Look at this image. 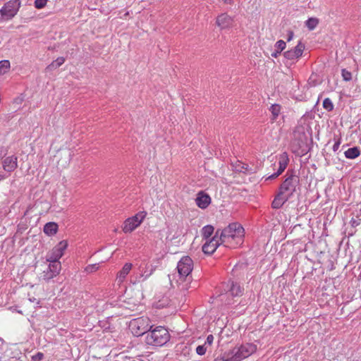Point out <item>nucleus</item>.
I'll list each match as a JSON object with an SVG mask.
<instances>
[{
  "label": "nucleus",
  "mask_w": 361,
  "mask_h": 361,
  "mask_svg": "<svg viewBox=\"0 0 361 361\" xmlns=\"http://www.w3.org/2000/svg\"><path fill=\"white\" fill-rule=\"evenodd\" d=\"M244 228L238 223L230 224L223 230L220 229L219 238L226 247H234L243 242Z\"/></svg>",
  "instance_id": "nucleus-1"
},
{
  "label": "nucleus",
  "mask_w": 361,
  "mask_h": 361,
  "mask_svg": "<svg viewBox=\"0 0 361 361\" xmlns=\"http://www.w3.org/2000/svg\"><path fill=\"white\" fill-rule=\"evenodd\" d=\"M168 330L161 326L149 329L145 336V343L153 346H163L170 340Z\"/></svg>",
  "instance_id": "nucleus-2"
},
{
  "label": "nucleus",
  "mask_w": 361,
  "mask_h": 361,
  "mask_svg": "<svg viewBox=\"0 0 361 361\" xmlns=\"http://www.w3.org/2000/svg\"><path fill=\"white\" fill-rule=\"evenodd\" d=\"M129 328L132 334L135 336L147 335L149 329L152 328L150 319L147 317H140L130 321Z\"/></svg>",
  "instance_id": "nucleus-3"
},
{
  "label": "nucleus",
  "mask_w": 361,
  "mask_h": 361,
  "mask_svg": "<svg viewBox=\"0 0 361 361\" xmlns=\"http://www.w3.org/2000/svg\"><path fill=\"white\" fill-rule=\"evenodd\" d=\"M286 176L287 177L279 187V192L290 199L296 191V188L299 185L300 178L293 172L290 173V171L287 172Z\"/></svg>",
  "instance_id": "nucleus-4"
},
{
  "label": "nucleus",
  "mask_w": 361,
  "mask_h": 361,
  "mask_svg": "<svg viewBox=\"0 0 361 361\" xmlns=\"http://www.w3.org/2000/svg\"><path fill=\"white\" fill-rule=\"evenodd\" d=\"M193 261L189 256H184L179 260L177 264L179 276L178 282L179 283L185 281H190V274L193 269Z\"/></svg>",
  "instance_id": "nucleus-5"
},
{
  "label": "nucleus",
  "mask_w": 361,
  "mask_h": 361,
  "mask_svg": "<svg viewBox=\"0 0 361 361\" xmlns=\"http://www.w3.org/2000/svg\"><path fill=\"white\" fill-rule=\"evenodd\" d=\"M20 6V0H9L5 3L0 9V20H11L17 14Z\"/></svg>",
  "instance_id": "nucleus-6"
},
{
  "label": "nucleus",
  "mask_w": 361,
  "mask_h": 361,
  "mask_svg": "<svg viewBox=\"0 0 361 361\" xmlns=\"http://www.w3.org/2000/svg\"><path fill=\"white\" fill-rule=\"evenodd\" d=\"M256 350L257 345L253 343H246L245 344H242L233 350V356L231 360L233 361H240L252 355Z\"/></svg>",
  "instance_id": "nucleus-7"
},
{
  "label": "nucleus",
  "mask_w": 361,
  "mask_h": 361,
  "mask_svg": "<svg viewBox=\"0 0 361 361\" xmlns=\"http://www.w3.org/2000/svg\"><path fill=\"white\" fill-rule=\"evenodd\" d=\"M147 212L145 211L137 213L135 216L128 218L123 223V231L130 233L137 228L145 219Z\"/></svg>",
  "instance_id": "nucleus-8"
},
{
  "label": "nucleus",
  "mask_w": 361,
  "mask_h": 361,
  "mask_svg": "<svg viewBox=\"0 0 361 361\" xmlns=\"http://www.w3.org/2000/svg\"><path fill=\"white\" fill-rule=\"evenodd\" d=\"M68 243L66 240L59 242L46 256V259L53 264L61 263L59 259L63 255L67 248Z\"/></svg>",
  "instance_id": "nucleus-9"
},
{
  "label": "nucleus",
  "mask_w": 361,
  "mask_h": 361,
  "mask_svg": "<svg viewBox=\"0 0 361 361\" xmlns=\"http://www.w3.org/2000/svg\"><path fill=\"white\" fill-rule=\"evenodd\" d=\"M224 292L219 295L221 300H223L224 295H229L232 297H238L243 295V288L235 281L229 280L224 284Z\"/></svg>",
  "instance_id": "nucleus-10"
},
{
  "label": "nucleus",
  "mask_w": 361,
  "mask_h": 361,
  "mask_svg": "<svg viewBox=\"0 0 361 361\" xmlns=\"http://www.w3.org/2000/svg\"><path fill=\"white\" fill-rule=\"evenodd\" d=\"M220 229H217L214 236L210 239H207V241L202 246V251L204 254L212 255L213 254L216 248L221 245V240L219 238Z\"/></svg>",
  "instance_id": "nucleus-11"
},
{
  "label": "nucleus",
  "mask_w": 361,
  "mask_h": 361,
  "mask_svg": "<svg viewBox=\"0 0 361 361\" xmlns=\"http://www.w3.org/2000/svg\"><path fill=\"white\" fill-rule=\"evenodd\" d=\"M139 272L135 276L134 283H140L147 280L154 271L155 267L152 264H142L138 268Z\"/></svg>",
  "instance_id": "nucleus-12"
},
{
  "label": "nucleus",
  "mask_w": 361,
  "mask_h": 361,
  "mask_svg": "<svg viewBox=\"0 0 361 361\" xmlns=\"http://www.w3.org/2000/svg\"><path fill=\"white\" fill-rule=\"evenodd\" d=\"M61 269V263L53 264L49 262L46 270L43 271L42 278L47 282L56 277L59 274Z\"/></svg>",
  "instance_id": "nucleus-13"
},
{
  "label": "nucleus",
  "mask_w": 361,
  "mask_h": 361,
  "mask_svg": "<svg viewBox=\"0 0 361 361\" xmlns=\"http://www.w3.org/2000/svg\"><path fill=\"white\" fill-rule=\"evenodd\" d=\"M289 163V157L287 152H283L279 157V168L277 171L269 176L266 180H274L279 177L286 169Z\"/></svg>",
  "instance_id": "nucleus-14"
},
{
  "label": "nucleus",
  "mask_w": 361,
  "mask_h": 361,
  "mask_svg": "<svg viewBox=\"0 0 361 361\" xmlns=\"http://www.w3.org/2000/svg\"><path fill=\"white\" fill-rule=\"evenodd\" d=\"M304 49L305 45L301 42H299L297 46L293 49L285 51L283 55L288 60H295L302 55Z\"/></svg>",
  "instance_id": "nucleus-15"
},
{
  "label": "nucleus",
  "mask_w": 361,
  "mask_h": 361,
  "mask_svg": "<svg viewBox=\"0 0 361 361\" xmlns=\"http://www.w3.org/2000/svg\"><path fill=\"white\" fill-rule=\"evenodd\" d=\"M2 164L4 170L11 173L18 167V158L15 155L7 157L4 159Z\"/></svg>",
  "instance_id": "nucleus-16"
},
{
  "label": "nucleus",
  "mask_w": 361,
  "mask_h": 361,
  "mask_svg": "<svg viewBox=\"0 0 361 361\" xmlns=\"http://www.w3.org/2000/svg\"><path fill=\"white\" fill-rule=\"evenodd\" d=\"M233 23V18L227 13H221L216 18V24L221 30L231 27Z\"/></svg>",
  "instance_id": "nucleus-17"
},
{
  "label": "nucleus",
  "mask_w": 361,
  "mask_h": 361,
  "mask_svg": "<svg viewBox=\"0 0 361 361\" xmlns=\"http://www.w3.org/2000/svg\"><path fill=\"white\" fill-rule=\"evenodd\" d=\"M196 204L201 209H206L211 203V197L209 195L200 191L195 199Z\"/></svg>",
  "instance_id": "nucleus-18"
},
{
  "label": "nucleus",
  "mask_w": 361,
  "mask_h": 361,
  "mask_svg": "<svg viewBox=\"0 0 361 361\" xmlns=\"http://www.w3.org/2000/svg\"><path fill=\"white\" fill-rule=\"evenodd\" d=\"M289 199L279 191L271 203L274 209L281 208Z\"/></svg>",
  "instance_id": "nucleus-19"
},
{
  "label": "nucleus",
  "mask_w": 361,
  "mask_h": 361,
  "mask_svg": "<svg viewBox=\"0 0 361 361\" xmlns=\"http://www.w3.org/2000/svg\"><path fill=\"white\" fill-rule=\"evenodd\" d=\"M132 264L131 263H126L122 269L117 274V279L119 282H123L127 275L129 274L132 269Z\"/></svg>",
  "instance_id": "nucleus-20"
},
{
  "label": "nucleus",
  "mask_w": 361,
  "mask_h": 361,
  "mask_svg": "<svg viewBox=\"0 0 361 361\" xmlns=\"http://www.w3.org/2000/svg\"><path fill=\"white\" fill-rule=\"evenodd\" d=\"M58 224L55 222L47 223L43 228L44 233L48 235H53L57 233Z\"/></svg>",
  "instance_id": "nucleus-21"
},
{
  "label": "nucleus",
  "mask_w": 361,
  "mask_h": 361,
  "mask_svg": "<svg viewBox=\"0 0 361 361\" xmlns=\"http://www.w3.org/2000/svg\"><path fill=\"white\" fill-rule=\"evenodd\" d=\"M345 157L349 159H354L360 155V149L357 147L348 148L344 152Z\"/></svg>",
  "instance_id": "nucleus-22"
},
{
  "label": "nucleus",
  "mask_w": 361,
  "mask_h": 361,
  "mask_svg": "<svg viewBox=\"0 0 361 361\" xmlns=\"http://www.w3.org/2000/svg\"><path fill=\"white\" fill-rule=\"evenodd\" d=\"M214 231V228L212 225L204 226L202 228V235L203 238H204L206 240L210 239V237L213 234Z\"/></svg>",
  "instance_id": "nucleus-23"
},
{
  "label": "nucleus",
  "mask_w": 361,
  "mask_h": 361,
  "mask_svg": "<svg viewBox=\"0 0 361 361\" xmlns=\"http://www.w3.org/2000/svg\"><path fill=\"white\" fill-rule=\"evenodd\" d=\"M233 170L237 172L245 173L248 169V165L238 161L233 165Z\"/></svg>",
  "instance_id": "nucleus-24"
},
{
  "label": "nucleus",
  "mask_w": 361,
  "mask_h": 361,
  "mask_svg": "<svg viewBox=\"0 0 361 361\" xmlns=\"http://www.w3.org/2000/svg\"><path fill=\"white\" fill-rule=\"evenodd\" d=\"M269 110H270V111L271 112V114H272L271 121H276V119L277 118V117L279 116V114L281 112V106L277 104H272L270 106Z\"/></svg>",
  "instance_id": "nucleus-25"
},
{
  "label": "nucleus",
  "mask_w": 361,
  "mask_h": 361,
  "mask_svg": "<svg viewBox=\"0 0 361 361\" xmlns=\"http://www.w3.org/2000/svg\"><path fill=\"white\" fill-rule=\"evenodd\" d=\"M64 62L65 59L63 57H58L55 61L49 65L48 68L50 70L56 69L60 67Z\"/></svg>",
  "instance_id": "nucleus-26"
},
{
  "label": "nucleus",
  "mask_w": 361,
  "mask_h": 361,
  "mask_svg": "<svg viewBox=\"0 0 361 361\" xmlns=\"http://www.w3.org/2000/svg\"><path fill=\"white\" fill-rule=\"evenodd\" d=\"M319 20L316 18H310L306 22L305 25L310 30H313L318 25Z\"/></svg>",
  "instance_id": "nucleus-27"
},
{
  "label": "nucleus",
  "mask_w": 361,
  "mask_h": 361,
  "mask_svg": "<svg viewBox=\"0 0 361 361\" xmlns=\"http://www.w3.org/2000/svg\"><path fill=\"white\" fill-rule=\"evenodd\" d=\"M10 68V62L8 60H2L0 61V75L4 74Z\"/></svg>",
  "instance_id": "nucleus-28"
},
{
  "label": "nucleus",
  "mask_w": 361,
  "mask_h": 361,
  "mask_svg": "<svg viewBox=\"0 0 361 361\" xmlns=\"http://www.w3.org/2000/svg\"><path fill=\"white\" fill-rule=\"evenodd\" d=\"M341 75L344 81H350L352 80V73L345 68L341 70Z\"/></svg>",
  "instance_id": "nucleus-29"
},
{
  "label": "nucleus",
  "mask_w": 361,
  "mask_h": 361,
  "mask_svg": "<svg viewBox=\"0 0 361 361\" xmlns=\"http://www.w3.org/2000/svg\"><path fill=\"white\" fill-rule=\"evenodd\" d=\"M323 107L329 111H331L334 109V104L329 98L324 99L323 102Z\"/></svg>",
  "instance_id": "nucleus-30"
},
{
  "label": "nucleus",
  "mask_w": 361,
  "mask_h": 361,
  "mask_svg": "<svg viewBox=\"0 0 361 361\" xmlns=\"http://www.w3.org/2000/svg\"><path fill=\"white\" fill-rule=\"evenodd\" d=\"M286 42L283 40H279L275 44L276 49L278 50V53H281L286 48Z\"/></svg>",
  "instance_id": "nucleus-31"
},
{
  "label": "nucleus",
  "mask_w": 361,
  "mask_h": 361,
  "mask_svg": "<svg viewBox=\"0 0 361 361\" xmlns=\"http://www.w3.org/2000/svg\"><path fill=\"white\" fill-rule=\"evenodd\" d=\"M98 269H99V264H93L87 265L85 267V271L87 273H92V272L96 271Z\"/></svg>",
  "instance_id": "nucleus-32"
},
{
  "label": "nucleus",
  "mask_w": 361,
  "mask_h": 361,
  "mask_svg": "<svg viewBox=\"0 0 361 361\" xmlns=\"http://www.w3.org/2000/svg\"><path fill=\"white\" fill-rule=\"evenodd\" d=\"M47 1L48 0H35V7L37 9H42L46 6Z\"/></svg>",
  "instance_id": "nucleus-33"
},
{
  "label": "nucleus",
  "mask_w": 361,
  "mask_h": 361,
  "mask_svg": "<svg viewBox=\"0 0 361 361\" xmlns=\"http://www.w3.org/2000/svg\"><path fill=\"white\" fill-rule=\"evenodd\" d=\"M207 352V346L205 345H200L196 348V353L199 355H204Z\"/></svg>",
  "instance_id": "nucleus-34"
},
{
  "label": "nucleus",
  "mask_w": 361,
  "mask_h": 361,
  "mask_svg": "<svg viewBox=\"0 0 361 361\" xmlns=\"http://www.w3.org/2000/svg\"><path fill=\"white\" fill-rule=\"evenodd\" d=\"M44 358V354L41 352H38L35 355L32 356V361H41Z\"/></svg>",
  "instance_id": "nucleus-35"
},
{
  "label": "nucleus",
  "mask_w": 361,
  "mask_h": 361,
  "mask_svg": "<svg viewBox=\"0 0 361 361\" xmlns=\"http://www.w3.org/2000/svg\"><path fill=\"white\" fill-rule=\"evenodd\" d=\"M213 341H214V336L212 334H209L207 336L204 345H205L206 346L211 345L213 343Z\"/></svg>",
  "instance_id": "nucleus-36"
},
{
  "label": "nucleus",
  "mask_w": 361,
  "mask_h": 361,
  "mask_svg": "<svg viewBox=\"0 0 361 361\" xmlns=\"http://www.w3.org/2000/svg\"><path fill=\"white\" fill-rule=\"evenodd\" d=\"M350 225L353 227H357L361 224V219H352L350 221Z\"/></svg>",
  "instance_id": "nucleus-37"
},
{
  "label": "nucleus",
  "mask_w": 361,
  "mask_h": 361,
  "mask_svg": "<svg viewBox=\"0 0 361 361\" xmlns=\"http://www.w3.org/2000/svg\"><path fill=\"white\" fill-rule=\"evenodd\" d=\"M300 142L298 145L300 147H301L306 142V136L304 133L300 135Z\"/></svg>",
  "instance_id": "nucleus-38"
},
{
  "label": "nucleus",
  "mask_w": 361,
  "mask_h": 361,
  "mask_svg": "<svg viewBox=\"0 0 361 361\" xmlns=\"http://www.w3.org/2000/svg\"><path fill=\"white\" fill-rule=\"evenodd\" d=\"M6 153H7L6 149L3 146H0V159H2L4 157H5Z\"/></svg>",
  "instance_id": "nucleus-39"
},
{
  "label": "nucleus",
  "mask_w": 361,
  "mask_h": 361,
  "mask_svg": "<svg viewBox=\"0 0 361 361\" xmlns=\"http://www.w3.org/2000/svg\"><path fill=\"white\" fill-rule=\"evenodd\" d=\"M340 144L341 142L339 141H337L334 143L332 147L334 152H336L339 149Z\"/></svg>",
  "instance_id": "nucleus-40"
},
{
  "label": "nucleus",
  "mask_w": 361,
  "mask_h": 361,
  "mask_svg": "<svg viewBox=\"0 0 361 361\" xmlns=\"http://www.w3.org/2000/svg\"><path fill=\"white\" fill-rule=\"evenodd\" d=\"M293 36H294L293 32V31H288V39H287V40H288V42H290V40H292V39H293Z\"/></svg>",
  "instance_id": "nucleus-41"
},
{
  "label": "nucleus",
  "mask_w": 361,
  "mask_h": 361,
  "mask_svg": "<svg viewBox=\"0 0 361 361\" xmlns=\"http://www.w3.org/2000/svg\"><path fill=\"white\" fill-rule=\"evenodd\" d=\"M8 176L1 171L0 170V181L6 178Z\"/></svg>",
  "instance_id": "nucleus-42"
},
{
  "label": "nucleus",
  "mask_w": 361,
  "mask_h": 361,
  "mask_svg": "<svg viewBox=\"0 0 361 361\" xmlns=\"http://www.w3.org/2000/svg\"><path fill=\"white\" fill-rule=\"evenodd\" d=\"M281 53H278V50H275V51H274L272 54H271V56L274 57V58H276L279 54H280Z\"/></svg>",
  "instance_id": "nucleus-43"
},
{
  "label": "nucleus",
  "mask_w": 361,
  "mask_h": 361,
  "mask_svg": "<svg viewBox=\"0 0 361 361\" xmlns=\"http://www.w3.org/2000/svg\"><path fill=\"white\" fill-rule=\"evenodd\" d=\"M225 4H231L232 0H222Z\"/></svg>",
  "instance_id": "nucleus-44"
},
{
  "label": "nucleus",
  "mask_w": 361,
  "mask_h": 361,
  "mask_svg": "<svg viewBox=\"0 0 361 361\" xmlns=\"http://www.w3.org/2000/svg\"><path fill=\"white\" fill-rule=\"evenodd\" d=\"M29 300L30 302H35L36 300V299L35 298H30Z\"/></svg>",
  "instance_id": "nucleus-45"
}]
</instances>
